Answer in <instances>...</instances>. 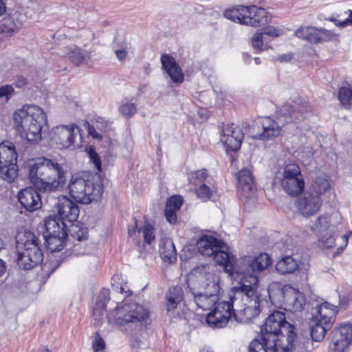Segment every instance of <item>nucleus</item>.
I'll list each match as a JSON object with an SVG mask.
<instances>
[{"label":"nucleus","mask_w":352,"mask_h":352,"mask_svg":"<svg viewBox=\"0 0 352 352\" xmlns=\"http://www.w3.org/2000/svg\"><path fill=\"white\" fill-rule=\"evenodd\" d=\"M294 327L279 311H273L261 328L260 335L249 344V352H291L296 333Z\"/></svg>","instance_id":"1"},{"label":"nucleus","mask_w":352,"mask_h":352,"mask_svg":"<svg viewBox=\"0 0 352 352\" xmlns=\"http://www.w3.org/2000/svg\"><path fill=\"white\" fill-rule=\"evenodd\" d=\"M234 287V294L230 301L218 302L214 309L207 314L206 322L212 328H223L232 315L239 322H248L258 315L260 304Z\"/></svg>","instance_id":"2"},{"label":"nucleus","mask_w":352,"mask_h":352,"mask_svg":"<svg viewBox=\"0 0 352 352\" xmlns=\"http://www.w3.org/2000/svg\"><path fill=\"white\" fill-rule=\"evenodd\" d=\"M66 171L56 160L41 157L29 165V177L34 186L42 192L61 190L66 183Z\"/></svg>","instance_id":"3"},{"label":"nucleus","mask_w":352,"mask_h":352,"mask_svg":"<svg viewBox=\"0 0 352 352\" xmlns=\"http://www.w3.org/2000/svg\"><path fill=\"white\" fill-rule=\"evenodd\" d=\"M271 263V258L266 253H261L254 258L245 256L236 260L234 270L238 274L239 286L235 287L245 294L247 299L250 298L260 304L257 274L267 269Z\"/></svg>","instance_id":"4"},{"label":"nucleus","mask_w":352,"mask_h":352,"mask_svg":"<svg viewBox=\"0 0 352 352\" xmlns=\"http://www.w3.org/2000/svg\"><path fill=\"white\" fill-rule=\"evenodd\" d=\"M309 109L308 102L302 98L296 97L289 99L282 106L277 121L270 117L261 119L260 124L262 131L257 134L258 138L261 140H269L278 137L285 123L300 120Z\"/></svg>","instance_id":"5"},{"label":"nucleus","mask_w":352,"mask_h":352,"mask_svg":"<svg viewBox=\"0 0 352 352\" xmlns=\"http://www.w3.org/2000/svg\"><path fill=\"white\" fill-rule=\"evenodd\" d=\"M13 119L15 128L21 137L32 142L41 139V131L47 124V117L38 106H23L14 111Z\"/></svg>","instance_id":"6"},{"label":"nucleus","mask_w":352,"mask_h":352,"mask_svg":"<svg viewBox=\"0 0 352 352\" xmlns=\"http://www.w3.org/2000/svg\"><path fill=\"white\" fill-rule=\"evenodd\" d=\"M148 318V311L143 306L126 300L118 304L107 316L109 323L117 324L122 331L128 334L141 329Z\"/></svg>","instance_id":"7"},{"label":"nucleus","mask_w":352,"mask_h":352,"mask_svg":"<svg viewBox=\"0 0 352 352\" xmlns=\"http://www.w3.org/2000/svg\"><path fill=\"white\" fill-rule=\"evenodd\" d=\"M16 241L17 264L20 268L30 270L42 262V241L38 236L31 231H24L17 234Z\"/></svg>","instance_id":"8"},{"label":"nucleus","mask_w":352,"mask_h":352,"mask_svg":"<svg viewBox=\"0 0 352 352\" xmlns=\"http://www.w3.org/2000/svg\"><path fill=\"white\" fill-rule=\"evenodd\" d=\"M68 188L71 197L76 201L88 204L99 200L103 187L99 177L89 178L88 174H74L70 179Z\"/></svg>","instance_id":"9"},{"label":"nucleus","mask_w":352,"mask_h":352,"mask_svg":"<svg viewBox=\"0 0 352 352\" xmlns=\"http://www.w3.org/2000/svg\"><path fill=\"white\" fill-rule=\"evenodd\" d=\"M81 129L76 124L58 125L52 130L51 140L59 149L74 150L82 141Z\"/></svg>","instance_id":"10"},{"label":"nucleus","mask_w":352,"mask_h":352,"mask_svg":"<svg viewBox=\"0 0 352 352\" xmlns=\"http://www.w3.org/2000/svg\"><path fill=\"white\" fill-rule=\"evenodd\" d=\"M194 273L197 278L199 289H204L206 292L219 293V272L215 270L213 265L199 266L195 268Z\"/></svg>","instance_id":"11"},{"label":"nucleus","mask_w":352,"mask_h":352,"mask_svg":"<svg viewBox=\"0 0 352 352\" xmlns=\"http://www.w3.org/2000/svg\"><path fill=\"white\" fill-rule=\"evenodd\" d=\"M194 273L197 278L199 289H204L206 292L219 293V272L215 270L213 265L199 266L195 268Z\"/></svg>","instance_id":"12"},{"label":"nucleus","mask_w":352,"mask_h":352,"mask_svg":"<svg viewBox=\"0 0 352 352\" xmlns=\"http://www.w3.org/2000/svg\"><path fill=\"white\" fill-rule=\"evenodd\" d=\"M243 138L242 129L234 124H226L222 127L220 140L227 151L239 150Z\"/></svg>","instance_id":"13"},{"label":"nucleus","mask_w":352,"mask_h":352,"mask_svg":"<svg viewBox=\"0 0 352 352\" xmlns=\"http://www.w3.org/2000/svg\"><path fill=\"white\" fill-rule=\"evenodd\" d=\"M239 196L245 202L254 201L256 190L252 172L248 168L241 170L237 175Z\"/></svg>","instance_id":"14"},{"label":"nucleus","mask_w":352,"mask_h":352,"mask_svg":"<svg viewBox=\"0 0 352 352\" xmlns=\"http://www.w3.org/2000/svg\"><path fill=\"white\" fill-rule=\"evenodd\" d=\"M294 34L299 38L314 44L330 41L336 36L331 31L311 26L300 27Z\"/></svg>","instance_id":"15"},{"label":"nucleus","mask_w":352,"mask_h":352,"mask_svg":"<svg viewBox=\"0 0 352 352\" xmlns=\"http://www.w3.org/2000/svg\"><path fill=\"white\" fill-rule=\"evenodd\" d=\"M352 344V325L344 324L333 331L331 349L333 352H346Z\"/></svg>","instance_id":"16"},{"label":"nucleus","mask_w":352,"mask_h":352,"mask_svg":"<svg viewBox=\"0 0 352 352\" xmlns=\"http://www.w3.org/2000/svg\"><path fill=\"white\" fill-rule=\"evenodd\" d=\"M322 199L317 194L306 190L296 201L298 210L303 216H311L316 213L321 207Z\"/></svg>","instance_id":"17"},{"label":"nucleus","mask_w":352,"mask_h":352,"mask_svg":"<svg viewBox=\"0 0 352 352\" xmlns=\"http://www.w3.org/2000/svg\"><path fill=\"white\" fill-rule=\"evenodd\" d=\"M19 201L30 212L39 209L42 206L41 197L36 188L28 187L19 192Z\"/></svg>","instance_id":"18"},{"label":"nucleus","mask_w":352,"mask_h":352,"mask_svg":"<svg viewBox=\"0 0 352 352\" xmlns=\"http://www.w3.org/2000/svg\"><path fill=\"white\" fill-rule=\"evenodd\" d=\"M58 214L62 220L76 221L79 214L78 206L66 196H60L56 203Z\"/></svg>","instance_id":"19"},{"label":"nucleus","mask_w":352,"mask_h":352,"mask_svg":"<svg viewBox=\"0 0 352 352\" xmlns=\"http://www.w3.org/2000/svg\"><path fill=\"white\" fill-rule=\"evenodd\" d=\"M189 292L197 306L203 310H210L218 302V294L213 292L195 291L189 287Z\"/></svg>","instance_id":"20"},{"label":"nucleus","mask_w":352,"mask_h":352,"mask_svg":"<svg viewBox=\"0 0 352 352\" xmlns=\"http://www.w3.org/2000/svg\"><path fill=\"white\" fill-rule=\"evenodd\" d=\"M161 62L163 69L167 72L173 82L181 83L184 81V76L182 70L173 57L168 54H162Z\"/></svg>","instance_id":"21"},{"label":"nucleus","mask_w":352,"mask_h":352,"mask_svg":"<svg viewBox=\"0 0 352 352\" xmlns=\"http://www.w3.org/2000/svg\"><path fill=\"white\" fill-rule=\"evenodd\" d=\"M338 312L337 307L327 302H323L320 305H317L316 307L312 309V318H317L320 321L332 324L334 322L335 316Z\"/></svg>","instance_id":"22"},{"label":"nucleus","mask_w":352,"mask_h":352,"mask_svg":"<svg viewBox=\"0 0 352 352\" xmlns=\"http://www.w3.org/2000/svg\"><path fill=\"white\" fill-rule=\"evenodd\" d=\"M224 245H222V248H219V250H216L215 252L210 257L219 265L224 267L226 272L228 275L234 280H238V274L235 272L236 261L234 264H232L230 261V256L229 253L224 251Z\"/></svg>","instance_id":"23"},{"label":"nucleus","mask_w":352,"mask_h":352,"mask_svg":"<svg viewBox=\"0 0 352 352\" xmlns=\"http://www.w3.org/2000/svg\"><path fill=\"white\" fill-rule=\"evenodd\" d=\"M224 243L216 237L210 235H204L197 242L199 252L204 256H211L216 250L222 248Z\"/></svg>","instance_id":"24"},{"label":"nucleus","mask_w":352,"mask_h":352,"mask_svg":"<svg viewBox=\"0 0 352 352\" xmlns=\"http://www.w3.org/2000/svg\"><path fill=\"white\" fill-rule=\"evenodd\" d=\"M283 294L285 305L293 311H300L305 302V296L302 293L296 291L293 288L287 289L285 292L280 291Z\"/></svg>","instance_id":"25"},{"label":"nucleus","mask_w":352,"mask_h":352,"mask_svg":"<svg viewBox=\"0 0 352 352\" xmlns=\"http://www.w3.org/2000/svg\"><path fill=\"white\" fill-rule=\"evenodd\" d=\"M248 8L249 12L245 18V25L257 27L267 23V13L264 8L256 6H248Z\"/></svg>","instance_id":"26"},{"label":"nucleus","mask_w":352,"mask_h":352,"mask_svg":"<svg viewBox=\"0 0 352 352\" xmlns=\"http://www.w3.org/2000/svg\"><path fill=\"white\" fill-rule=\"evenodd\" d=\"M160 254L162 258L168 263H173L177 260V252L173 240L170 238H163L160 243Z\"/></svg>","instance_id":"27"},{"label":"nucleus","mask_w":352,"mask_h":352,"mask_svg":"<svg viewBox=\"0 0 352 352\" xmlns=\"http://www.w3.org/2000/svg\"><path fill=\"white\" fill-rule=\"evenodd\" d=\"M109 300V289H103L100 292L93 309V318L96 322L100 323L102 320L104 314L106 311V304Z\"/></svg>","instance_id":"28"},{"label":"nucleus","mask_w":352,"mask_h":352,"mask_svg":"<svg viewBox=\"0 0 352 352\" xmlns=\"http://www.w3.org/2000/svg\"><path fill=\"white\" fill-rule=\"evenodd\" d=\"M310 333L312 339L320 342L323 340L328 330L331 328L330 323L320 321L317 318H311L309 322Z\"/></svg>","instance_id":"29"},{"label":"nucleus","mask_w":352,"mask_h":352,"mask_svg":"<svg viewBox=\"0 0 352 352\" xmlns=\"http://www.w3.org/2000/svg\"><path fill=\"white\" fill-rule=\"evenodd\" d=\"M280 184L284 190L291 196H297L305 188V182L302 176L280 180Z\"/></svg>","instance_id":"30"},{"label":"nucleus","mask_w":352,"mask_h":352,"mask_svg":"<svg viewBox=\"0 0 352 352\" xmlns=\"http://www.w3.org/2000/svg\"><path fill=\"white\" fill-rule=\"evenodd\" d=\"M45 232L44 235L56 236H67L65 231V226L63 220H57L54 217H49L45 220Z\"/></svg>","instance_id":"31"},{"label":"nucleus","mask_w":352,"mask_h":352,"mask_svg":"<svg viewBox=\"0 0 352 352\" xmlns=\"http://www.w3.org/2000/svg\"><path fill=\"white\" fill-rule=\"evenodd\" d=\"M300 263L291 256H287L279 260L276 265V271L280 274H292L298 270Z\"/></svg>","instance_id":"32"},{"label":"nucleus","mask_w":352,"mask_h":352,"mask_svg":"<svg viewBox=\"0 0 352 352\" xmlns=\"http://www.w3.org/2000/svg\"><path fill=\"white\" fill-rule=\"evenodd\" d=\"M17 154L14 144L11 142L0 144V165L16 163Z\"/></svg>","instance_id":"33"},{"label":"nucleus","mask_w":352,"mask_h":352,"mask_svg":"<svg viewBox=\"0 0 352 352\" xmlns=\"http://www.w3.org/2000/svg\"><path fill=\"white\" fill-rule=\"evenodd\" d=\"M248 12H249L248 6L239 5L227 9L224 12V16L235 23L245 25Z\"/></svg>","instance_id":"34"},{"label":"nucleus","mask_w":352,"mask_h":352,"mask_svg":"<svg viewBox=\"0 0 352 352\" xmlns=\"http://www.w3.org/2000/svg\"><path fill=\"white\" fill-rule=\"evenodd\" d=\"M167 298V311L170 312L174 310L178 304H179L184 298V292L179 286L170 288L166 296Z\"/></svg>","instance_id":"35"},{"label":"nucleus","mask_w":352,"mask_h":352,"mask_svg":"<svg viewBox=\"0 0 352 352\" xmlns=\"http://www.w3.org/2000/svg\"><path fill=\"white\" fill-rule=\"evenodd\" d=\"M329 188L330 184L328 177L326 175H320L316 177L314 182L307 190L317 194L320 197Z\"/></svg>","instance_id":"36"},{"label":"nucleus","mask_w":352,"mask_h":352,"mask_svg":"<svg viewBox=\"0 0 352 352\" xmlns=\"http://www.w3.org/2000/svg\"><path fill=\"white\" fill-rule=\"evenodd\" d=\"M113 50L119 60L125 59L128 54V44L120 35H116L112 43Z\"/></svg>","instance_id":"37"},{"label":"nucleus","mask_w":352,"mask_h":352,"mask_svg":"<svg viewBox=\"0 0 352 352\" xmlns=\"http://www.w3.org/2000/svg\"><path fill=\"white\" fill-rule=\"evenodd\" d=\"M18 166L16 163L0 165V178L10 183L16 177Z\"/></svg>","instance_id":"38"},{"label":"nucleus","mask_w":352,"mask_h":352,"mask_svg":"<svg viewBox=\"0 0 352 352\" xmlns=\"http://www.w3.org/2000/svg\"><path fill=\"white\" fill-rule=\"evenodd\" d=\"M67 236L43 235L47 248L51 252H58L62 250L64 245V241Z\"/></svg>","instance_id":"39"},{"label":"nucleus","mask_w":352,"mask_h":352,"mask_svg":"<svg viewBox=\"0 0 352 352\" xmlns=\"http://www.w3.org/2000/svg\"><path fill=\"white\" fill-rule=\"evenodd\" d=\"M338 98L344 109H352V89L351 87L346 86L340 87L338 91Z\"/></svg>","instance_id":"40"},{"label":"nucleus","mask_w":352,"mask_h":352,"mask_svg":"<svg viewBox=\"0 0 352 352\" xmlns=\"http://www.w3.org/2000/svg\"><path fill=\"white\" fill-rule=\"evenodd\" d=\"M135 228L138 229L139 233L141 232L142 234L144 241L146 243L150 245L155 240V228L148 221H145L144 225L139 228L137 222H135Z\"/></svg>","instance_id":"41"},{"label":"nucleus","mask_w":352,"mask_h":352,"mask_svg":"<svg viewBox=\"0 0 352 352\" xmlns=\"http://www.w3.org/2000/svg\"><path fill=\"white\" fill-rule=\"evenodd\" d=\"M20 27V24L14 23L12 19H7L0 27V33L5 36H11L19 30Z\"/></svg>","instance_id":"42"},{"label":"nucleus","mask_w":352,"mask_h":352,"mask_svg":"<svg viewBox=\"0 0 352 352\" xmlns=\"http://www.w3.org/2000/svg\"><path fill=\"white\" fill-rule=\"evenodd\" d=\"M330 218L327 215L320 216L312 225L311 230L320 236L322 232L326 231L329 227Z\"/></svg>","instance_id":"43"},{"label":"nucleus","mask_w":352,"mask_h":352,"mask_svg":"<svg viewBox=\"0 0 352 352\" xmlns=\"http://www.w3.org/2000/svg\"><path fill=\"white\" fill-rule=\"evenodd\" d=\"M87 52L77 47H74L69 50L68 52V56L71 61L78 65L83 63L87 57Z\"/></svg>","instance_id":"44"},{"label":"nucleus","mask_w":352,"mask_h":352,"mask_svg":"<svg viewBox=\"0 0 352 352\" xmlns=\"http://www.w3.org/2000/svg\"><path fill=\"white\" fill-rule=\"evenodd\" d=\"M302 176L299 166L296 164H289L284 166L280 180L289 179Z\"/></svg>","instance_id":"45"},{"label":"nucleus","mask_w":352,"mask_h":352,"mask_svg":"<svg viewBox=\"0 0 352 352\" xmlns=\"http://www.w3.org/2000/svg\"><path fill=\"white\" fill-rule=\"evenodd\" d=\"M120 114L126 119L133 117L137 112V107L132 102H122L118 109Z\"/></svg>","instance_id":"46"},{"label":"nucleus","mask_w":352,"mask_h":352,"mask_svg":"<svg viewBox=\"0 0 352 352\" xmlns=\"http://www.w3.org/2000/svg\"><path fill=\"white\" fill-rule=\"evenodd\" d=\"M190 180L195 185H201V184H210V180H212V178L208 176L206 169H201L192 173Z\"/></svg>","instance_id":"47"},{"label":"nucleus","mask_w":352,"mask_h":352,"mask_svg":"<svg viewBox=\"0 0 352 352\" xmlns=\"http://www.w3.org/2000/svg\"><path fill=\"white\" fill-rule=\"evenodd\" d=\"M214 192L215 188L208 186V184H201L196 190L197 196L203 201L211 199Z\"/></svg>","instance_id":"48"},{"label":"nucleus","mask_w":352,"mask_h":352,"mask_svg":"<svg viewBox=\"0 0 352 352\" xmlns=\"http://www.w3.org/2000/svg\"><path fill=\"white\" fill-rule=\"evenodd\" d=\"M70 232L72 237L78 241H85L87 239L88 232L86 228L74 225Z\"/></svg>","instance_id":"49"},{"label":"nucleus","mask_w":352,"mask_h":352,"mask_svg":"<svg viewBox=\"0 0 352 352\" xmlns=\"http://www.w3.org/2000/svg\"><path fill=\"white\" fill-rule=\"evenodd\" d=\"M261 32L263 34H266L269 36L272 37H278L284 34V28L281 26H272V25H268L264 27Z\"/></svg>","instance_id":"50"},{"label":"nucleus","mask_w":352,"mask_h":352,"mask_svg":"<svg viewBox=\"0 0 352 352\" xmlns=\"http://www.w3.org/2000/svg\"><path fill=\"white\" fill-rule=\"evenodd\" d=\"M183 204V198L181 196L175 195L170 197L166 202V206L175 210H179Z\"/></svg>","instance_id":"51"},{"label":"nucleus","mask_w":352,"mask_h":352,"mask_svg":"<svg viewBox=\"0 0 352 352\" xmlns=\"http://www.w3.org/2000/svg\"><path fill=\"white\" fill-rule=\"evenodd\" d=\"M263 34L261 31H257L252 37V46L256 52L262 50V47L263 46Z\"/></svg>","instance_id":"52"},{"label":"nucleus","mask_w":352,"mask_h":352,"mask_svg":"<svg viewBox=\"0 0 352 352\" xmlns=\"http://www.w3.org/2000/svg\"><path fill=\"white\" fill-rule=\"evenodd\" d=\"M318 241L320 245L324 248H331L334 246L336 243V239L333 235H328V234L324 236H318Z\"/></svg>","instance_id":"53"},{"label":"nucleus","mask_w":352,"mask_h":352,"mask_svg":"<svg viewBox=\"0 0 352 352\" xmlns=\"http://www.w3.org/2000/svg\"><path fill=\"white\" fill-rule=\"evenodd\" d=\"M91 345L94 352H99L104 350L105 347V342L98 332L95 333Z\"/></svg>","instance_id":"54"},{"label":"nucleus","mask_w":352,"mask_h":352,"mask_svg":"<svg viewBox=\"0 0 352 352\" xmlns=\"http://www.w3.org/2000/svg\"><path fill=\"white\" fill-rule=\"evenodd\" d=\"M88 155L90 159V161H91L96 167V168L98 171H102V166H101V161L99 155L98 153L95 151L94 148L92 147H90L88 150Z\"/></svg>","instance_id":"55"},{"label":"nucleus","mask_w":352,"mask_h":352,"mask_svg":"<svg viewBox=\"0 0 352 352\" xmlns=\"http://www.w3.org/2000/svg\"><path fill=\"white\" fill-rule=\"evenodd\" d=\"M14 89L12 85H6L0 87V98L6 97V101H8L14 94Z\"/></svg>","instance_id":"56"},{"label":"nucleus","mask_w":352,"mask_h":352,"mask_svg":"<svg viewBox=\"0 0 352 352\" xmlns=\"http://www.w3.org/2000/svg\"><path fill=\"white\" fill-rule=\"evenodd\" d=\"M176 211L175 210L168 208L167 206H166L165 208V216L166 218V220L171 224H174L177 222V214Z\"/></svg>","instance_id":"57"},{"label":"nucleus","mask_w":352,"mask_h":352,"mask_svg":"<svg viewBox=\"0 0 352 352\" xmlns=\"http://www.w3.org/2000/svg\"><path fill=\"white\" fill-rule=\"evenodd\" d=\"M342 238V240L343 241V244H344V246H342L340 248H338V253H340L343 251V249L348 244V238H349V236L347 234H344L343 236H341Z\"/></svg>","instance_id":"58"},{"label":"nucleus","mask_w":352,"mask_h":352,"mask_svg":"<svg viewBox=\"0 0 352 352\" xmlns=\"http://www.w3.org/2000/svg\"><path fill=\"white\" fill-rule=\"evenodd\" d=\"M26 84V79L23 77H19L16 82V86L21 87Z\"/></svg>","instance_id":"59"},{"label":"nucleus","mask_w":352,"mask_h":352,"mask_svg":"<svg viewBox=\"0 0 352 352\" xmlns=\"http://www.w3.org/2000/svg\"><path fill=\"white\" fill-rule=\"evenodd\" d=\"M6 12V5L5 3L0 0V16L3 15Z\"/></svg>","instance_id":"60"},{"label":"nucleus","mask_w":352,"mask_h":352,"mask_svg":"<svg viewBox=\"0 0 352 352\" xmlns=\"http://www.w3.org/2000/svg\"><path fill=\"white\" fill-rule=\"evenodd\" d=\"M6 271V265L4 262L0 259V276H1Z\"/></svg>","instance_id":"61"},{"label":"nucleus","mask_w":352,"mask_h":352,"mask_svg":"<svg viewBox=\"0 0 352 352\" xmlns=\"http://www.w3.org/2000/svg\"><path fill=\"white\" fill-rule=\"evenodd\" d=\"M291 58H292V57L289 55H283V56H280V57H278V60L280 62L288 61Z\"/></svg>","instance_id":"62"},{"label":"nucleus","mask_w":352,"mask_h":352,"mask_svg":"<svg viewBox=\"0 0 352 352\" xmlns=\"http://www.w3.org/2000/svg\"><path fill=\"white\" fill-rule=\"evenodd\" d=\"M307 150H308V153H309V155L308 156H312L314 155V152L312 151V148H309V147H307Z\"/></svg>","instance_id":"63"},{"label":"nucleus","mask_w":352,"mask_h":352,"mask_svg":"<svg viewBox=\"0 0 352 352\" xmlns=\"http://www.w3.org/2000/svg\"><path fill=\"white\" fill-rule=\"evenodd\" d=\"M134 233H135V230H129V236H132Z\"/></svg>","instance_id":"64"}]
</instances>
